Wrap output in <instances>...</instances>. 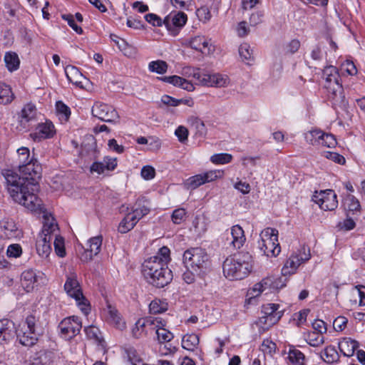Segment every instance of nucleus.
Instances as JSON below:
<instances>
[{"label":"nucleus","instance_id":"nucleus-18","mask_svg":"<svg viewBox=\"0 0 365 365\" xmlns=\"http://www.w3.org/2000/svg\"><path fill=\"white\" fill-rule=\"evenodd\" d=\"M21 130H29L33 123L37 121V109L34 104L29 103L21 110L19 115Z\"/></svg>","mask_w":365,"mask_h":365},{"label":"nucleus","instance_id":"nucleus-42","mask_svg":"<svg viewBox=\"0 0 365 365\" xmlns=\"http://www.w3.org/2000/svg\"><path fill=\"white\" fill-rule=\"evenodd\" d=\"M168 65L162 60L153 61L149 63L148 69L151 72H155L158 74H163L167 72Z\"/></svg>","mask_w":365,"mask_h":365},{"label":"nucleus","instance_id":"nucleus-33","mask_svg":"<svg viewBox=\"0 0 365 365\" xmlns=\"http://www.w3.org/2000/svg\"><path fill=\"white\" fill-rule=\"evenodd\" d=\"M14 95L9 86L0 82V104L6 105L14 100Z\"/></svg>","mask_w":365,"mask_h":365},{"label":"nucleus","instance_id":"nucleus-1","mask_svg":"<svg viewBox=\"0 0 365 365\" xmlns=\"http://www.w3.org/2000/svg\"><path fill=\"white\" fill-rule=\"evenodd\" d=\"M19 170L20 175L11 170L2 171L11 197L31 212H43L42 201L36 195L41 167L31 158L30 162L19 165Z\"/></svg>","mask_w":365,"mask_h":365},{"label":"nucleus","instance_id":"nucleus-58","mask_svg":"<svg viewBox=\"0 0 365 365\" xmlns=\"http://www.w3.org/2000/svg\"><path fill=\"white\" fill-rule=\"evenodd\" d=\"M196 14L199 19L202 21L206 22L211 18V14L207 6H202L197 9Z\"/></svg>","mask_w":365,"mask_h":365},{"label":"nucleus","instance_id":"nucleus-15","mask_svg":"<svg viewBox=\"0 0 365 365\" xmlns=\"http://www.w3.org/2000/svg\"><path fill=\"white\" fill-rule=\"evenodd\" d=\"M187 21V15L182 11H174L170 13L163 19L164 25L173 36L178 34Z\"/></svg>","mask_w":365,"mask_h":365},{"label":"nucleus","instance_id":"nucleus-50","mask_svg":"<svg viewBox=\"0 0 365 365\" xmlns=\"http://www.w3.org/2000/svg\"><path fill=\"white\" fill-rule=\"evenodd\" d=\"M56 108L58 114L61 115V118H63L64 120H68L70 115L71 110L70 108L62 101H57L56 103Z\"/></svg>","mask_w":365,"mask_h":365},{"label":"nucleus","instance_id":"nucleus-40","mask_svg":"<svg viewBox=\"0 0 365 365\" xmlns=\"http://www.w3.org/2000/svg\"><path fill=\"white\" fill-rule=\"evenodd\" d=\"M108 321L113 324L115 326H116L119 329H123L125 327V324L122 322V319L120 317L118 311L112 307L110 305L108 306Z\"/></svg>","mask_w":365,"mask_h":365},{"label":"nucleus","instance_id":"nucleus-43","mask_svg":"<svg viewBox=\"0 0 365 365\" xmlns=\"http://www.w3.org/2000/svg\"><path fill=\"white\" fill-rule=\"evenodd\" d=\"M168 309V304L160 299L153 300L149 305V310L151 314H157L165 312Z\"/></svg>","mask_w":365,"mask_h":365},{"label":"nucleus","instance_id":"nucleus-5","mask_svg":"<svg viewBox=\"0 0 365 365\" xmlns=\"http://www.w3.org/2000/svg\"><path fill=\"white\" fill-rule=\"evenodd\" d=\"M35 212L43 214L42 231L39 234L36 243V252L41 257L47 258L51 252V242L54 232H57L58 230V225L55 219L48 215L43 206V212L38 210Z\"/></svg>","mask_w":365,"mask_h":365},{"label":"nucleus","instance_id":"nucleus-4","mask_svg":"<svg viewBox=\"0 0 365 365\" xmlns=\"http://www.w3.org/2000/svg\"><path fill=\"white\" fill-rule=\"evenodd\" d=\"M325 78L324 88L327 91V96L333 107L343 108L346 105V97L344 88L340 83L341 78L336 67L330 66L323 70Z\"/></svg>","mask_w":365,"mask_h":365},{"label":"nucleus","instance_id":"nucleus-16","mask_svg":"<svg viewBox=\"0 0 365 365\" xmlns=\"http://www.w3.org/2000/svg\"><path fill=\"white\" fill-rule=\"evenodd\" d=\"M222 173L220 170H210L202 174L195 175L189 178L185 182L187 189L194 190L199 186L215 180L220 178Z\"/></svg>","mask_w":365,"mask_h":365},{"label":"nucleus","instance_id":"nucleus-46","mask_svg":"<svg viewBox=\"0 0 365 365\" xmlns=\"http://www.w3.org/2000/svg\"><path fill=\"white\" fill-rule=\"evenodd\" d=\"M170 249L168 247L164 246L159 250L155 256L151 257L148 259H156L157 260L161 261L163 263L168 265V262L170 261Z\"/></svg>","mask_w":365,"mask_h":365},{"label":"nucleus","instance_id":"nucleus-56","mask_svg":"<svg viewBox=\"0 0 365 365\" xmlns=\"http://www.w3.org/2000/svg\"><path fill=\"white\" fill-rule=\"evenodd\" d=\"M192 126L196 130V133L201 136L205 135L207 133L204 122L198 118L193 119Z\"/></svg>","mask_w":365,"mask_h":365},{"label":"nucleus","instance_id":"nucleus-36","mask_svg":"<svg viewBox=\"0 0 365 365\" xmlns=\"http://www.w3.org/2000/svg\"><path fill=\"white\" fill-rule=\"evenodd\" d=\"M199 337L197 334H186L182 340V346L188 351H193L199 344Z\"/></svg>","mask_w":365,"mask_h":365},{"label":"nucleus","instance_id":"nucleus-37","mask_svg":"<svg viewBox=\"0 0 365 365\" xmlns=\"http://www.w3.org/2000/svg\"><path fill=\"white\" fill-rule=\"evenodd\" d=\"M6 66L10 71H16L19 67L20 61L18 55L14 52H7L4 56Z\"/></svg>","mask_w":365,"mask_h":365},{"label":"nucleus","instance_id":"nucleus-13","mask_svg":"<svg viewBox=\"0 0 365 365\" xmlns=\"http://www.w3.org/2000/svg\"><path fill=\"white\" fill-rule=\"evenodd\" d=\"M312 200L324 210H334L338 206L337 196L332 190H321L313 195Z\"/></svg>","mask_w":365,"mask_h":365},{"label":"nucleus","instance_id":"nucleus-62","mask_svg":"<svg viewBox=\"0 0 365 365\" xmlns=\"http://www.w3.org/2000/svg\"><path fill=\"white\" fill-rule=\"evenodd\" d=\"M325 156L327 158L330 159L332 161H334L338 164H340V165H344L346 162L344 157L337 153L329 151V152L326 153Z\"/></svg>","mask_w":365,"mask_h":365},{"label":"nucleus","instance_id":"nucleus-7","mask_svg":"<svg viewBox=\"0 0 365 365\" xmlns=\"http://www.w3.org/2000/svg\"><path fill=\"white\" fill-rule=\"evenodd\" d=\"M44 329L39 320L34 315L26 318L22 328L19 331L17 337L19 342L25 346H32L36 344L40 336L43 335Z\"/></svg>","mask_w":365,"mask_h":365},{"label":"nucleus","instance_id":"nucleus-9","mask_svg":"<svg viewBox=\"0 0 365 365\" xmlns=\"http://www.w3.org/2000/svg\"><path fill=\"white\" fill-rule=\"evenodd\" d=\"M260 250L267 257H276L281 251L278 242V230L267 227L261 233V241L259 242Z\"/></svg>","mask_w":365,"mask_h":365},{"label":"nucleus","instance_id":"nucleus-28","mask_svg":"<svg viewBox=\"0 0 365 365\" xmlns=\"http://www.w3.org/2000/svg\"><path fill=\"white\" fill-rule=\"evenodd\" d=\"M139 220L131 212H128L120 222L118 230L125 234L131 230L138 222Z\"/></svg>","mask_w":365,"mask_h":365},{"label":"nucleus","instance_id":"nucleus-57","mask_svg":"<svg viewBox=\"0 0 365 365\" xmlns=\"http://www.w3.org/2000/svg\"><path fill=\"white\" fill-rule=\"evenodd\" d=\"M22 253L21 247L19 244H12L9 245L6 250V255L9 257H19Z\"/></svg>","mask_w":365,"mask_h":365},{"label":"nucleus","instance_id":"nucleus-60","mask_svg":"<svg viewBox=\"0 0 365 365\" xmlns=\"http://www.w3.org/2000/svg\"><path fill=\"white\" fill-rule=\"evenodd\" d=\"M145 19L154 26H161L164 24L163 20L155 14H148L145 16Z\"/></svg>","mask_w":365,"mask_h":365},{"label":"nucleus","instance_id":"nucleus-23","mask_svg":"<svg viewBox=\"0 0 365 365\" xmlns=\"http://www.w3.org/2000/svg\"><path fill=\"white\" fill-rule=\"evenodd\" d=\"M117 166L115 158L105 157L101 162H94L91 166V173L102 174L106 170H113Z\"/></svg>","mask_w":365,"mask_h":365},{"label":"nucleus","instance_id":"nucleus-59","mask_svg":"<svg viewBox=\"0 0 365 365\" xmlns=\"http://www.w3.org/2000/svg\"><path fill=\"white\" fill-rule=\"evenodd\" d=\"M348 319L343 316L336 317L333 323V327L336 331H343L346 327Z\"/></svg>","mask_w":365,"mask_h":365},{"label":"nucleus","instance_id":"nucleus-44","mask_svg":"<svg viewBox=\"0 0 365 365\" xmlns=\"http://www.w3.org/2000/svg\"><path fill=\"white\" fill-rule=\"evenodd\" d=\"M306 341L312 346H319L324 344V338L321 334L311 331L307 334Z\"/></svg>","mask_w":365,"mask_h":365},{"label":"nucleus","instance_id":"nucleus-3","mask_svg":"<svg viewBox=\"0 0 365 365\" xmlns=\"http://www.w3.org/2000/svg\"><path fill=\"white\" fill-rule=\"evenodd\" d=\"M252 261L249 252H240L227 257L223 263L224 275L230 280L244 279L252 269Z\"/></svg>","mask_w":365,"mask_h":365},{"label":"nucleus","instance_id":"nucleus-26","mask_svg":"<svg viewBox=\"0 0 365 365\" xmlns=\"http://www.w3.org/2000/svg\"><path fill=\"white\" fill-rule=\"evenodd\" d=\"M160 79L164 82L173 84L175 86H178L187 91H192L195 89L192 83L178 76H165Z\"/></svg>","mask_w":365,"mask_h":365},{"label":"nucleus","instance_id":"nucleus-20","mask_svg":"<svg viewBox=\"0 0 365 365\" xmlns=\"http://www.w3.org/2000/svg\"><path fill=\"white\" fill-rule=\"evenodd\" d=\"M189 46L205 55H209L215 51V46L210 43V39L204 36H196L191 38L189 41Z\"/></svg>","mask_w":365,"mask_h":365},{"label":"nucleus","instance_id":"nucleus-27","mask_svg":"<svg viewBox=\"0 0 365 365\" xmlns=\"http://www.w3.org/2000/svg\"><path fill=\"white\" fill-rule=\"evenodd\" d=\"M65 73L71 83L80 88H83L81 80L84 78V77L78 68L74 66L68 65L65 68Z\"/></svg>","mask_w":365,"mask_h":365},{"label":"nucleus","instance_id":"nucleus-19","mask_svg":"<svg viewBox=\"0 0 365 365\" xmlns=\"http://www.w3.org/2000/svg\"><path fill=\"white\" fill-rule=\"evenodd\" d=\"M56 133L55 127L51 121L38 123L35 132L30 134V137L34 141H41L43 139L51 138Z\"/></svg>","mask_w":365,"mask_h":365},{"label":"nucleus","instance_id":"nucleus-32","mask_svg":"<svg viewBox=\"0 0 365 365\" xmlns=\"http://www.w3.org/2000/svg\"><path fill=\"white\" fill-rule=\"evenodd\" d=\"M148 324H155V322L150 319H140L137 321L135 327L132 329L133 336L135 338L139 339L146 334L145 327Z\"/></svg>","mask_w":365,"mask_h":365},{"label":"nucleus","instance_id":"nucleus-30","mask_svg":"<svg viewBox=\"0 0 365 365\" xmlns=\"http://www.w3.org/2000/svg\"><path fill=\"white\" fill-rule=\"evenodd\" d=\"M1 231L6 238L16 237L19 235V230L15 222L11 220H6L2 222L1 225Z\"/></svg>","mask_w":365,"mask_h":365},{"label":"nucleus","instance_id":"nucleus-6","mask_svg":"<svg viewBox=\"0 0 365 365\" xmlns=\"http://www.w3.org/2000/svg\"><path fill=\"white\" fill-rule=\"evenodd\" d=\"M182 262L188 269H192L197 275L203 277L210 269V260L206 251L201 247H192L185 250Z\"/></svg>","mask_w":365,"mask_h":365},{"label":"nucleus","instance_id":"nucleus-41","mask_svg":"<svg viewBox=\"0 0 365 365\" xmlns=\"http://www.w3.org/2000/svg\"><path fill=\"white\" fill-rule=\"evenodd\" d=\"M288 359L292 365H305L304 355L297 349H290L288 353Z\"/></svg>","mask_w":365,"mask_h":365},{"label":"nucleus","instance_id":"nucleus-29","mask_svg":"<svg viewBox=\"0 0 365 365\" xmlns=\"http://www.w3.org/2000/svg\"><path fill=\"white\" fill-rule=\"evenodd\" d=\"M340 351L344 356H351L359 347V343L351 339H344L339 344Z\"/></svg>","mask_w":365,"mask_h":365},{"label":"nucleus","instance_id":"nucleus-22","mask_svg":"<svg viewBox=\"0 0 365 365\" xmlns=\"http://www.w3.org/2000/svg\"><path fill=\"white\" fill-rule=\"evenodd\" d=\"M38 276L33 269H27L22 272L21 284L24 290L27 292L32 291L37 285Z\"/></svg>","mask_w":365,"mask_h":365},{"label":"nucleus","instance_id":"nucleus-25","mask_svg":"<svg viewBox=\"0 0 365 365\" xmlns=\"http://www.w3.org/2000/svg\"><path fill=\"white\" fill-rule=\"evenodd\" d=\"M150 211V202L145 197H139L133 206L131 212L140 220L144 216L147 215Z\"/></svg>","mask_w":365,"mask_h":365},{"label":"nucleus","instance_id":"nucleus-64","mask_svg":"<svg viewBox=\"0 0 365 365\" xmlns=\"http://www.w3.org/2000/svg\"><path fill=\"white\" fill-rule=\"evenodd\" d=\"M312 328L314 330V331L321 334L327 332L326 324L324 321L320 319H317L312 323Z\"/></svg>","mask_w":365,"mask_h":365},{"label":"nucleus","instance_id":"nucleus-61","mask_svg":"<svg viewBox=\"0 0 365 365\" xmlns=\"http://www.w3.org/2000/svg\"><path fill=\"white\" fill-rule=\"evenodd\" d=\"M161 101L165 106L175 107L182 102V99H176L168 95H164L161 98Z\"/></svg>","mask_w":365,"mask_h":365},{"label":"nucleus","instance_id":"nucleus-52","mask_svg":"<svg viewBox=\"0 0 365 365\" xmlns=\"http://www.w3.org/2000/svg\"><path fill=\"white\" fill-rule=\"evenodd\" d=\"M232 155L228 153H220L213 155L210 160L213 163L215 164H225L228 163L232 160Z\"/></svg>","mask_w":365,"mask_h":365},{"label":"nucleus","instance_id":"nucleus-55","mask_svg":"<svg viewBox=\"0 0 365 365\" xmlns=\"http://www.w3.org/2000/svg\"><path fill=\"white\" fill-rule=\"evenodd\" d=\"M61 17L63 20L68 22V24L78 34H81L83 33V29L81 27L78 26L74 19V16L72 14H62Z\"/></svg>","mask_w":365,"mask_h":365},{"label":"nucleus","instance_id":"nucleus-47","mask_svg":"<svg viewBox=\"0 0 365 365\" xmlns=\"http://www.w3.org/2000/svg\"><path fill=\"white\" fill-rule=\"evenodd\" d=\"M53 236L55 237L53 245L56 255L60 257H65L66 250L64 247L63 238L61 236H58L56 232H54Z\"/></svg>","mask_w":365,"mask_h":365},{"label":"nucleus","instance_id":"nucleus-14","mask_svg":"<svg viewBox=\"0 0 365 365\" xmlns=\"http://www.w3.org/2000/svg\"><path fill=\"white\" fill-rule=\"evenodd\" d=\"M91 111L93 116L107 123H115L119 119V115L115 109L112 106L103 103H96Z\"/></svg>","mask_w":365,"mask_h":365},{"label":"nucleus","instance_id":"nucleus-10","mask_svg":"<svg viewBox=\"0 0 365 365\" xmlns=\"http://www.w3.org/2000/svg\"><path fill=\"white\" fill-rule=\"evenodd\" d=\"M306 141L314 146H324L334 148L336 145V140L334 135L327 133L319 129H314L305 133Z\"/></svg>","mask_w":365,"mask_h":365},{"label":"nucleus","instance_id":"nucleus-21","mask_svg":"<svg viewBox=\"0 0 365 365\" xmlns=\"http://www.w3.org/2000/svg\"><path fill=\"white\" fill-rule=\"evenodd\" d=\"M227 244L234 249L241 248L246 241L245 232L242 227L238 225L231 227L230 236L227 237Z\"/></svg>","mask_w":365,"mask_h":365},{"label":"nucleus","instance_id":"nucleus-49","mask_svg":"<svg viewBox=\"0 0 365 365\" xmlns=\"http://www.w3.org/2000/svg\"><path fill=\"white\" fill-rule=\"evenodd\" d=\"M156 334L160 343L168 342L173 339V333L163 327H158L157 329Z\"/></svg>","mask_w":365,"mask_h":365},{"label":"nucleus","instance_id":"nucleus-39","mask_svg":"<svg viewBox=\"0 0 365 365\" xmlns=\"http://www.w3.org/2000/svg\"><path fill=\"white\" fill-rule=\"evenodd\" d=\"M239 53L242 61L247 64L254 60L253 51L247 43H242L239 47Z\"/></svg>","mask_w":365,"mask_h":365},{"label":"nucleus","instance_id":"nucleus-17","mask_svg":"<svg viewBox=\"0 0 365 365\" xmlns=\"http://www.w3.org/2000/svg\"><path fill=\"white\" fill-rule=\"evenodd\" d=\"M279 305L277 304H267L262 306V314L259 318L261 324L271 327L276 324L282 317L283 312L279 310Z\"/></svg>","mask_w":365,"mask_h":365},{"label":"nucleus","instance_id":"nucleus-12","mask_svg":"<svg viewBox=\"0 0 365 365\" xmlns=\"http://www.w3.org/2000/svg\"><path fill=\"white\" fill-rule=\"evenodd\" d=\"M82 324L78 317L72 316L63 319L59 324L61 336L66 340H70L80 333Z\"/></svg>","mask_w":365,"mask_h":365},{"label":"nucleus","instance_id":"nucleus-11","mask_svg":"<svg viewBox=\"0 0 365 365\" xmlns=\"http://www.w3.org/2000/svg\"><path fill=\"white\" fill-rule=\"evenodd\" d=\"M310 256L309 248L303 246L299 254L292 255L287 260L282 269V274L287 276L295 273L301 263L309 260Z\"/></svg>","mask_w":365,"mask_h":365},{"label":"nucleus","instance_id":"nucleus-8","mask_svg":"<svg viewBox=\"0 0 365 365\" xmlns=\"http://www.w3.org/2000/svg\"><path fill=\"white\" fill-rule=\"evenodd\" d=\"M64 290L67 294L73 298L82 312L87 315L90 312V304L86 298L83 296L81 287L75 273H71L66 276L64 284Z\"/></svg>","mask_w":365,"mask_h":365},{"label":"nucleus","instance_id":"nucleus-34","mask_svg":"<svg viewBox=\"0 0 365 365\" xmlns=\"http://www.w3.org/2000/svg\"><path fill=\"white\" fill-rule=\"evenodd\" d=\"M324 361L327 364H332L339 360V354L333 346H327L321 354Z\"/></svg>","mask_w":365,"mask_h":365},{"label":"nucleus","instance_id":"nucleus-31","mask_svg":"<svg viewBox=\"0 0 365 365\" xmlns=\"http://www.w3.org/2000/svg\"><path fill=\"white\" fill-rule=\"evenodd\" d=\"M272 283H274V277L264 278L260 282L254 285L252 289V294L257 297L267 289H272Z\"/></svg>","mask_w":365,"mask_h":365},{"label":"nucleus","instance_id":"nucleus-45","mask_svg":"<svg viewBox=\"0 0 365 365\" xmlns=\"http://www.w3.org/2000/svg\"><path fill=\"white\" fill-rule=\"evenodd\" d=\"M84 331L87 337L90 339H93L98 344H101L103 341L99 329L95 326H88L85 327Z\"/></svg>","mask_w":365,"mask_h":365},{"label":"nucleus","instance_id":"nucleus-48","mask_svg":"<svg viewBox=\"0 0 365 365\" xmlns=\"http://www.w3.org/2000/svg\"><path fill=\"white\" fill-rule=\"evenodd\" d=\"M128 361L132 365H141L143 364V359L140 357L138 351L132 347L125 350Z\"/></svg>","mask_w":365,"mask_h":365},{"label":"nucleus","instance_id":"nucleus-63","mask_svg":"<svg viewBox=\"0 0 365 365\" xmlns=\"http://www.w3.org/2000/svg\"><path fill=\"white\" fill-rule=\"evenodd\" d=\"M342 69H344L349 75L354 76L357 73V69L354 63L351 61H346L342 64Z\"/></svg>","mask_w":365,"mask_h":365},{"label":"nucleus","instance_id":"nucleus-54","mask_svg":"<svg viewBox=\"0 0 365 365\" xmlns=\"http://www.w3.org/2000/svg\"><path fill=\"white\" fill-rule=\"evenodd\" d=\"M186 211L184 208L175 209L171 215L172 221L174 224L179 225L185 220Z\"/></svg>","mask_w":365,"mask_h":365},{"label":"nucleus","instance_id":"nucleus-53","mask_svg":"<svg viewBox=\"0 0 365 365\" xmlns=\"http://www.w3.org/2000/svg\"><path fill=\"white\" fill-rule=\"evenodd\" d=\"M212 80H214V87H225L229 84V78L220 73H213Z\"/></svg>","mask_w":365,"mask_h":365},{"label":"nucleus","instance_id":"nucleus-51","mask_svg":"<svg viewBox=\"0 0 365 365\" xmlns=\"http://www.w3.org/2000/svg\"><path fill=\"white\" fill-rule=\"evenodd\" d=\"M19 155V165L26 164L30 162V152L28 148L21 147L17 150Z\"/></svg>","mask_w":365,"mask_h":365},{"label":"nucleus","instance_id":"nucleus-35","mask_svg":"<svg viewBox=\"0 0 365 365\" xmlns=\"http://www.w3.org/2000/svg\"><path fill=\"white\" fill-rule=\"evenodd\" d=\"M103 237L102 236H96L92 237L89 240V249L87 250V252H89V259H92L93 256L97 255L100 251L102 245Z\"/></svg>","mask_w":365,"mask_h":365},{"label":"nucleus","instance_id":"nucleus-2","mask_svg":"<svg viewBox=\"0 0 365 365\" xmlns=\"http://www.w3.org/2000/svg\"><path fill=\"white\" fill-rule=\"evenodd\" d=\"M142 272L147 282L157 288H163L173 280V272L161 261L146 259L142 264Z\"/></svg>","mask_w":365,"mask_h":365},{"label":"nucleus","instance_id":"nucleus-38","mask_svg":"<svg viewBox=\"0 0 365 365\" xmlns=\"http://www.w3.org/2000/svg\"><path fill=\"white\" fill-rule=\"evenodd\" d=\"M213 74L204 73L197 68L193 73V77L197 81L198 83L205 86H213L214 80H212Z\"/></svg>","mask_w":365,"mask_h":365},{"label":"nucleus","instance_id":"nucleus-24","mask_svg":"<svg viewBox=\"0 0 365 365\" xmlns=\"http://www.w3.org/2000/svg\"><path fill=\"white\" fill-rule=\"evenodd\" d=\"M14 324L9 319L0 320V344L9 341L14 336Z\"/></svg>","mask_w":365,"mask_h":365}]
</instances>
